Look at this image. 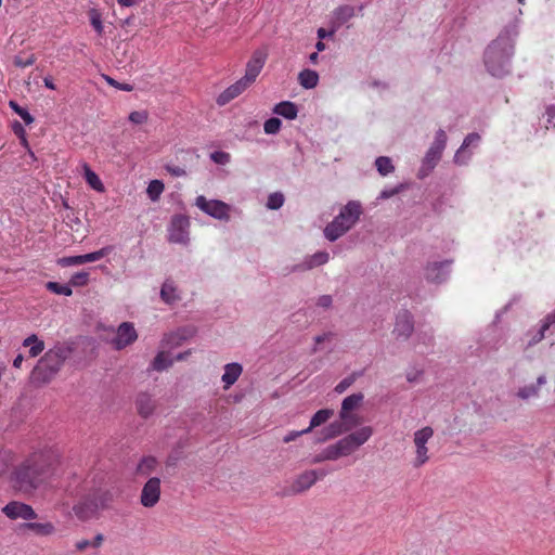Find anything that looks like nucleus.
Masks as SVG:
<instances>
[{
    "label": "nucleus",
    "instance_id": "obj_11",
    "mask_svg": "<svg viewBox=\"0 0 555 555\" xmlns=\"http://www.w3.org/2000/svg\"><path fill=\"white\" fill-rule=\"evenodd\" d=\"M452 263L453 260L428 262L424 268L425 280L434 284L444 283L450 276Z\"/></svg>",
    "mask_w": 555,
    "mask_h": 555
},
{
    "label": "nucleus",
    "instance_id": "obj_6",
    "mask_svg": "<svg viewBox=\"0 0 555 555\" xmlns=\"http://www.w3.org/2000/svg\"><path fill=\"white\" fill-rule=\"evenodd\" d=\"M447 140L448 137L446 131L443 129H439L435 134L434 142L422 160V166L417 172V177L420 179L426 178L437 166L447 146Z\"/></svg>",
    "mask_w": 555,
    "mask_h": 555
},
{
    "label": "nucleus",
    "instance_id": "obj_41",
    "mask_svg": "<svg viewBox=\"0 0 555 555\" xmlns=\"http://www.w3.org/2000/svg\"><path fill=\"white\" fill-rule=\"evenodd\" d=\"M284 195L280 192H275L269 195L267 202V208L275 210L283 206Z\"/></svg>",
    "mask_w": 555,
    "mask_h": 555
},
{
    "label": "nucleus",
    "instance_id": "obj_14",
    "mask_svg": "<svg viewBox=\"0 0 555 555\" xmlns=\"http://www.w3.org/2000/svg\"><path fill=\"white\" fill-rule=\"evenodd\" d=\"M160 499V479L151 477L142 488L140 502L144 507L155 506Z\"/></svg>",
    "mask_w": 555,
    "mask_h": 555
},
{
    "label": "nucleus",
    "instance_id": "obj_29",
    "mask_svg": "<svg viewBox=\"0 0 555 555\" xmlns=\"http://www.w3.org/2000/svg\"><path fill=\"white\" fill-rule=\"evenodd\" d=\"M160 297L168 305H171L180 299L179 295L177 294L175 283L172 281L167 280L164 282L160 289Z\"/></svg>",
    "mask_w": 555,
    "mask_h": 555
},
{
    "label": "nucleus",
    "instance_id": "obj_2",
    "mask_svg": "<svg viewBox=\"0 0 555 555\" xmlns=\"http://www.w3.org/2000/svg\"><path fill=\"white\" fill-rule=\"evenodd\" d=\"M74 348L67 343H57L49 349L37 362L30 374L31 383L44 385L59 374L65 361L73 353Z\"/></svg>",
    "mask_w": 555,
    "mask_h": 555
},
{
    "label": "nucleus",
    "instance_id": "obj_37",
    "mask_svg": "<svg viewBox=\"0 0 555 555\" xmlns=\"http://www.w3.org/2000/svg\"><path fill=\"white\" fill-rule=\"evenodd\" d=\"M354 15V9L350 5L339 7L335 11L336 20L343 24L349 21Z\"/></svg>",
    "mask_w": 555,
    "mask_h": 555
},
{
    "label": "nucleus",
    "instance_id": "obj_8",
    "mask_svg": "<svg viewBox=\"0 0 555 555\" xmlns=\"http://www.w3.org/2000/svg\"><path fill=\"white\" fill-rule=\"evenodd\" d=\"M373 435L371 426H364L359 430L347 435L335 442L341 457L349 456L364 444Z\"/></svg>",
    "mask_w": 555,
    "mask_h": 555
},
{
    "label": "nucleus",
    "instance_id": "obj_64",
    "mask_svg": "<svg viewBox=\"0 0 555 555\" xmlns=\"http://www.w3.org/2000/svg\"><path fill=\"white\" fill-rule=\"evenodd\" d=\"M43 82H44V86L51 90H54L55 89V85L53 83V80L49 77H46L43 79Z\"/></svg>",
    "mask_w": 555,
    "mask_h": 555
},
{
    "label": "nucleus",
    "instance_id": "obj_34",
    "mask_svg": "<svg viewBox=\"0 0 555 555\" xmlns=\"http://www.w3.org/2000/svg\"><path fill=\"white\" fill-rule=\"evenodd\" d=\"M333 414H334L333 410H330V409L319 410V411H318V412L312 416V418H311V421H310V425H309V427L307 428V429L309 430V433H310L313 428H315V427H318V426H320V425L324 424L325 422H327V421L333 416Z\"/></svg>",
    "mask_w": 555,
    "mask_h": 555
},
{
    "label": "nucleus",
    "instance_id": "obj_62",
    "mask_svg": "<svg viewBox=\"0 0 555 555\" xmlns=\"http://www.w3.org/2000/svg\"><path fill=\"white\" fill-rule=\"evenodd\" d=\"M326 459H325V455H324V451L322 450L319 454H317L312 460H311V463L312 464H319V463H322V462H325Z\"/></svg>",
    "mask_w": 555,
    "mask_h": 555
},
{
    "label": "nucleus",
    "instance_id": "obj_27",
    "mask_svg": "<svg viewBox=\"0 0 555 555\" xmlns=\"http://www.w3.org/2000/svg\"><path fill=\"white\" fill-rule=\"evenodd\" d=\"M158 467V461L154 456H144L137 466V474L140 476H149Z\"/></svg>",
    "mask_w": 555,
    "mask_h": 555
},
{
    "label": "nucleus",
    "instance_id": "obj_42",
    "mask_svg": "<svg viewBox=\"0 0 555 555\" xmlns=\"http://www.w3.org/2000/svg\"><path fill=\"white\" fill-rule=\"evenodd\" d=\"M360 376V373H352L351 375L345 377L343 380H340L336 387H335V391L338 392V393H343L344 391H346L354 382L356 379Z\"/></svg>",
    "mask_w": 555,
    "mask_h": 555
},
{
    "label": "nucleus",
    "instance_id": "obj_46",
    "mask_svg": "<svg viewBox=\"0 0 555 555\" xmlns=\"http://www.w3.org/2000/svg\"><path fill=\"white\" fill-rule=\"evenodd\" d=\"M89 15H90L91 25L93 26L95 31L99 35H101L103 33V24H102V20H101V14L95 9H92L89 12Z\"/></svg>",
    "mask_w": 555,
    "mask_h": 555
},
{
    "label": "nucleus",
    "instance_id": "obj_38",
    "mask_svg": "<svg viewBox=\"0 0 555 555\" xmlns=\"http://www.w3.org/2000/svg\"><path fill=\"white\" fill-rule=\"evenodd\" d=\"M13 464V454L9 450H0V475L5 474Z\"/></svg>",
    "mask_w": 555,
    "mask_h": 555
},
{
    "label": "nucleus",
    "instance_id": "obj_20",
    "mask_svg": "<svg viewBox=\"0 0 555 555\" xmlns=\"http://www.w3.org/2000/svg\"><path fill=\"white\" fill-rule=\"evenodd\" d=\"M135 406L139 415L143 418H147L154 413L156 409V401L150 393L140 392L135 399Z\"/></svg>",
    "mask_w": 555,
    "mask_h": 555
},
{
    "label": "nucleus",
    "instance_id": "obj_52",
    "mask_svg": "<svg viewBox=\"0 0 555 555\" xmlns=\"http://www.w3.org/2000/svg\"><path fill=\"white\" fill-rule=\"evenodd\" d=\"M340 420L346 425V428H348V431L351 430L357 425H359V423H360L359 417L353 414H350V412H347V416L345 418H340Z\"/></svg>",
    "mask_w": 555,
    "mask_h": 555
},
{
    "label": "nucleus",
    "instance_id": "obj_50",
    "mask_svg": "<svg viewBox=\"0 0 555 555\" xmlns=\"http://www.w3.org/2000/svg\"><path fill=\"white\" fill-rule=\"evenodd\" d=\"M210 158L216 164L225 165L230 162V154L221 151L211 153Z\"/></svg>",
    "mask_w": 555,
    "mask_h": 555
},
{
    "label": "nucleus",
    "instance_id": "obj_55",
    "mask_svg": "<svg viewBox=\"0 0 555 555\" xmlns=\"http://www.w3.org/2000/svg\"><path fill=\"white\" fill-rule=\"evenodd\" d=\"M165 169L173 177H184L186 176L185 169L173 166V165H166Z\"/></svg>",
    "mask_w": 555,
    "mask_h": 555
},
{
    "label": "nucleus",
    "instance_id": "obj_26",
    "mask_svg": "<svg viewBox=\"0 0 555 555\" xmlns=\"http://www.w3.org/2000/svg\"><path fill=\"white\" fill-rule=\"evenodd\" d=\"M363 398L364 396L361 392L352 393L346 397L341 402L339 417L345 418L347 416V412H350L353 409H356L363 401Z\"/></svg>",
    "mask_w": 555,
    "mask_h": 555
},
{
    "label": "nucleus",
    "instance_id": "obj_24",
    "mask_svg": "<svg viewBox=\"0 0 555 555\" xmlns=\"http://www.w3.org/2000/svg\"><path fill=\"white\" fill-rule=\"evenodd\" d=\"M546 384V377L544 375H540L537 378V383L532 385H527L518 389L517 397L522 400H528L530 398H534L539 396L540 387Z\"/></svg>",
    "mask_w": 555,
    "mask_h": 555
},
{
    "label": "nucleus",
    "instance_id": "obj_31",
    "mask_svg": "<svg viewBox=\"0 0 555 555\" xmlns=\"http://www.w3.org/2000/svg\"><path fill=\"white\" fill-rule=\"evenodd\" d=\"M348 428H346V425L343 423V421H336L331 423L327 427L323 429V438L321 440H328L333 439L344 433H347Z\"/></svg>",
    "mask_w": 555,
    "mask_h": 555
},
{
    "label": "nucleus",
    "instance_id": "obj_56",
    "mask_svg": "<svg viewBox=\"0 0 555 555\" xmlns=\"http://www.w3.org/2000/svg\"><path fill=\"white\" fill-rule=\"evenodd\" d=\"M555 323V311L551 314H548L545 319L544 324L541 326L540 330V337L539 339H542L544 336V332L553 324Z\"/></svg>",
    "mask_w": 555,
    "mask_h": 555
},
{
    "label": "nucleus",
    "instance_id": "obj_16",
    "mask_svg": "<svg viewBox=\"0 0 555 555\" xmlns=\"http://www.w3.org/2000/svg\"><path fill=\"white\" fill-rule=\"evenodd\" d=\"M113 250L112 246H105L96 251L89 253L86 255L63 257L59 260V264L62 267L79 266L87 262H93L107 256Z\"/></svg>",
    "mask_w": 555,
    "mask_h": 555
},
{
    "label": "nucleus",
    "instance_id": "obj_39",
    "mask_svg": "<svg viewBox=\"0 0 555 555\" xmlns=\"http://www.w3.org/2000/svg\"><path fill=\"white\" fill-rule=\"evenodd\" d=\"M164 191V184L159 180H153L147 186V195L152 201L158 199Z\"/></svg>",
    "mask_w": 555,
    "mask_h": 555
},
{
    "label": "nucleus",
    "instance_id": "obj_35",
    "mask_svg": "<svg viewBox=\"0 0 555 555\" xmlns=\"http://www.w3.org/2000/svg\"><path fill=\"white\" fill-rule=\"evenodd\" d=\"M83 169L87 183L95 191L103 192L104 185L100 180L99 176L94 171H92L88 165H85Z\"/></svg>",
    "mask_w": 555,
    "mask_h": 555
},
{
    "label": "nucleus",
    "instance_id": "obj_30",
    "mask_svg": "<svg viewBox=\"0 0 555 555\" xmlns=\"http://www.w3.org/2000/svg\"><path fill=\"white\" fill-rule=\"evenodd\" d=\"M298 81L305 89H312L319 82V75L312 69H304L298 75Z\"/></svg>",
    "mask_w": 555,
    "mask_h": 555
},
{
    "label": "nucleus",
    "instance_id": "obj_40",
    "mask_svg": "<svg viewBox=\"0 0 555 555\" xmlns=\"http://www.w3.org/2000/svg\"><path fill=\"white\" fill-rule=\"evenodd\" d=\"M47 288L57 295L70 296L73 294L69 285L60 284L57 282H48Z\"/></svg>",
    "mask_w": 555,
    "mask_h": 555
},
{
    "label": "nucleus",
    "instance_id": "obj_59",
    "mask_svg": "<svg viewBox=\"0 0 555 555\" xmlns=\"http://www.w3.org/2000/svg\"><path fill=\"white\" fill-rule=\"evenodd\" d=\"M75 547H76L77 551L83 552L88 547H91V541L86 540V539L77 541L76 544H75Z\"/></svg>",
    "mask_w": 555,
    "mask_h": 555
},
{
    "label": "nucleus",
    "instance_id": "obj_1",
    "mask_svg": "<svg viewBox=\"0 0 555 555\" xmlns=\"http://www.w3.org/2000/svg\"><path fill=\"white\" fill-rule=\"evenodd\" d=\"M64 467L57 451L35 452L13 472L12 485L22 493L30 494L39 487L63 475Z\"/></svg>",
    "mask_w": 555,
    "mask_h": 555
},
{
    "label": "nucleus",
    "instance_id": "obj_15",
    "mask_svg": "<svg viewBox=\"0 0 555 555\" xmlns=\"http://www.w3.org/2000/svg\"><path fill=\"white\" fill-rule=\"evenodd\" d=\"M414 332V320L410 312L401 311L396 318L393 336L398 340H408Z\"/></svg>",
    "mask_w": 555,
    "mask_h": 555
},
{
    "label": "nucleus",
    "instance_id": "obj_47",
    "mask_svg": "<svg viewBox=\"0 0 555 555\" xmlns=\"http://www.w3.org/2000/svg\"><path fill=\"white\" fill-rule=\"evenodd\" d=\"M89 281V274L87 272H77L70 278V285L73 286H83Z\"/></svg>",
    "mask_w": 555,
    "mask_h": 555
},
{
    "label": "nucleus",
    "instance_id": "obj_36",
    "mask_svg": "<svg viewBox=\"0 0 555 555\" xmlns=\"http://www.w3.org/2000/svg\"><path fill=\"white\" fill-rule=\"evenodd\" d=\"M375 166H376L377 171L382 176H387L395 170L391 159L387 156L377 157L375 160Z\"/></svg>",
    "mask_w": 555,
    "mask_h": 555
},
{
    "label": "nucleus",
    "instance_id": "obj_19",
    "mask_svg": "<svg viewBox=\"0 0 555 555\" xmlns=\"http://www.w3.org/2000/svg\"><path fill=\"white\" fill-rule=\"evenodd\" d=\"M250 86L249 82L245 81L244 78H241L235 83L225 89L219 96L217 98V103L219 105H225L231 100L238 96L243 91H245Z\"/></svg>",
    "mask_w": 555,
    "mask_h": 555
},
{
    "label": "nucleus",
    "instance_id": "obj_21",
    "mask_svg": "<svg viewBox=\"0 0 555 555\" xmlns=\"http://www.w3.org/2000/svg\"><path fill=\"white\" fill-rule=\"evenodd\" d=\"M480 141V135L476 132L467 134L454 155V163L459 165H466L470 158V154H467L465 150L470 145H477Z\"/></svg>",
    "mask_w": 555,
    "mask_h": 555
},
{
    "label": "nucleus",
    "instance_id": "obj_32",
    "mask_svg": "<svg viewBox=\"0 0 555 555\" xmlns=\"http://www.w3.org/2000/svg\"><path fill=\"white\" fill-rule=\"evenodd\" d=\"M23 527L34 531L38 535H50L55 531L51 522H26Z\"/></svg>",
    "mask_w": 555,
    "mask_h": 555
},
{
    "label": "nucleus",
    "instance_id": "obj_45",
    "mask_svg": "<svg viewBox=\"0 0 555 555\" xmlns=\"http://www.w3.org/2000/svg\"><path fill=\"white\" fill-rule=\"evenodd\" d=\"M10 106L14 109L15 113L20 115V117L25 121V124L30 125L34 121V117L29 114L26 108L21 107L17 103L11 101Z\"/></svg>",
    "mask_w": 555,
    "mask_h": 555
},
{
    "label": "nucleus",
    "instance_id": "obj_5",
    "mask_svg": "<svg viewBox=\"0 0 555 555\" xmlns=\"http://www.w3.org/2000/svg\"><path fill=\"white\" fill-rule=\"evenodd\" d=\"M113 500L114 494L111 490L94 489L77 503L73 511L79 519L87 520L93 517L100 509L109 507Z\"/></svg>",
    "mask_w": 555,
    "mask_h": 555
},
{
    "label": "nucleus",
    "instance_id": "obj_9",
    "mask_svg": "<svg viewBox=\"0 0 555 555\" xmlns=\"http://www.w3.org/2000/svg\"><path fill=\"white\" fill-rule=\"evenodd\" d=\"M434 429L430 426H425L416 430L413 435V443L415 446V457L413 466L418 468L428 462V448L427 442L433 438Z\"/></svg>",
    "mask_w": 555,
    "mask_h": 555
},
{
    "label": "nucleus",
    "instance_id": "obj_53",
    "mask_svg": "<svg viewBox=\"0 0 555 555\" xmlns=\"http://www.w3.org/2000/svg\"><path fill=\"white\" fill-rule=\"evenodd\" d=\"M105 80L107 81L108 85H111L119 90H122V91H132L133 90V87L131 85L117 82L115 79H113L108 76H105Z\"/></svg>",
    "mask_w": 555,
    "mask_h": 555
},
{
    "label": "nucleus",
    "instance_id": "obj_18",
    "mask_svg": "<svg viewBox=\"0 0 555 555\" xmlns=\"http://www.w3.org/2000/svg\"><path fill=\"white\" fill-rule=\"evenodd\" d=\"M267 57L268 53L266 50L258 49L254 51L250 60L246 65L245 75L243 77L245 81L251 85L256 80L266 63Z\"/></svg>",
    "mask_w": 555,
    "mask_h": 555
},
{
    "label": "nucleus",
    "instance_id": "obj_48",
    "mask_svg": "<svg viewBox=\"0 0 555 555\" xmlns=\"http://www.w3.org/2000/svg\"><path fill=\"white\" fill-rule=\"evenodd\" d=\"M323 451L326 461H336L341 457L335 443L327 446Z\"/></svg>",
    "mask_w": 555,
    "mask_h": 555
},
{
    "label": "nucleus",
    "instance_id": "obj_13",
    "mask_svg": "<svg viewBox=\"0 0 555 555\" xmlns=\"http://www.w3.org/2000/svg\"><path fill=\"white\" fill-rule=\"evenodd\" d=\"M2 513L10 519L33 520L37 518V513L30 505L17 501H12L3 506Z\"/></svg>",
    "mask_w": 555,
    "mask_h": 555
},
{
    "label": "nucleus",
    "instance_id": "obj_51",
    "mask_svg": "<svg viewBox=\"0 0 555 555\" xmlns=\"http://www.w3.org/2000/svg\"><path fill=\"white\" fill-rule=\"evenodd\" d=\"M333 337H334V333H332V332H326V333H323L322 335L315 336L314 337L315 346L312 348L311 352L312 353L318 352L319 351L318 345L322 344L324 341H330Z\"/></svg>",
    "mask_w": 555,
    "mask_h": 555
},
{
    "label": "nucleus",
    "instance_id": "obj_3",
    "mask_svg": "<svg viewBox=\"0 0 555 555\" xmlns=\"http://www.w3.org/2000/svg\"><path fill=\"white\" fill-rule=\"evenodd\" d=\"M514 51L512 33L503 30L485 52V65L494 77H503L509 73L511 57Z\"/></svg>",
    "mask_w": 555,
    "mask_h": 555
},
{
    "label": "nucleus",
    "instance_id": "obj_43",
    "mask_svg": "<svg viewBox=\"0 0 555 555\" xmlns=\"http://www.w3.org/2000/svg\"><path fill=\"white\" fill-rule=\"evenodd\" d=\"M35 62H36L35 54H29L26 57L23 56L22 54H17L13 59V64L16 67H21V68H25V67L31 66Z\"/></svg>",
    "mask_w": 555,
    "mask_h": 555
},
{
    "label": "nucleus",
    "instance_id": "obj_60",
    "mask_svg": "<svg viewBox=\"0 0 555 555\" xmlns=\"http://www.w3.org/2000/svg\"><path fill=\"white\" fill-rule=\"evenodd\" d=\"M104 542V535L102 533H98L94 539L91 541V547L99 548Z\"/></svg>",
    "mask_w": 555,
    "mask_h": 555
},
{
    "label": "nucleus",
    "instance_id": "obj_54",
    "mask_svg": "<svg viewBox=\"0 0 555 555\" xmlns=\"http://www.w3.org/2000/svg\"><path fill=\"white\" fill-rule=\"evenodd\" d=\"M401 190H402V185H398L392 189H385L380 192L378 198L388 199V198L395 196L396 194H398Z\"/></svg>",
    "mask_w": 555,
    "mask_h": 555
},
{
    "label": "nucleus",
    "instance_id": "obj_61",
    "mask_svg": "<svg viewBox=\"0 0 555 555\" xmlns=\"http://www.w3.org/2000/svg\"><path fill=\"white\" fill-rule=\"evenodd\" d=\"M545 114L547 115V125L552 124L553 119L555 118V106L548 105L546 107ZM548 128V126H546Z\"/></svg>",
    "mask_w": 555,
    "mask_h": 555
},
{
    "label": "nucleus",
    "instance_id": "obj_25",
    "mask_svg": "<svg viewBox=\"0 0 555 555\" xmlns=\"http://www.w3.org/2000/svg\"><path fill=\"white\" fill-rule=\"evenodd\" d=\"M24 347H29L28 354L30 358H36L44 350V341L41 340L36 334H31L23 341Z\"/></svg>",
    "mask_w": 555,
    "mask_h": 555
},
{
    "label": "nucleus",
    "instance_id": "obj_17",
    "mask_svg": "<svg viewBox=\"0 0 555 555\" xmlns=\"http://www.w3.org/2000/svg\"><path fill=\"white\" fill-rule=\"evenodd\" d=\"M137 338L138 334L133 324L124 322L118 326L116 337L112 340V345L116 350H121L134 343Z\"/></svg>",
    "mask_w": 555,
    "mask_h": 555
},
{
    "label": "nucleus",
    "instance_id": "obj_44",
    "mask_svg": "<svg viewBox=\"0 0 555 555\" xmlns=\"http://www.w3.org/2000/svg\"><path fill=\"white\" fill-rule=\"evenodd\" d=\"M281 125L282 122L279 118L272 117L264 122L263 130L267 134H275L280 131Z\"/></svg>",
    "mask_w": 555,
    "mask_h": 555
},
{
    "label": "nucleus",
    "instance_id": "obj_63",
    "mask_svg": "<svg viewBox=\"0 0 555 555\" xmlns=\"http://www.w3.org/2000/svg\"><path fill=\"white\" fill-rule=\"evenodd\" d=\"M121 7H132L137 3V0H117Z\"/></svg>",
    "mask_w": 555,
    "mask_h": 555
},
{
    "label": "nucleus",
    "instance_id": "obj_49",
    "mask_svg": "<svg viewBox=\"0 0 555 555\" xmlns=\"http://www.w3.org/2000/svg\"><path fill=\"white\" fill-rule=\"evenodd\" d=\"M129 120L133 124L141 125L147 120V113L144 111H134L130 113Z\"/></svg>",
    "mask_w": 555,
    "mask_h": 555
},
{
    "label": "nucleus",
    "instance_id": "obj_22",
    "mask_svg": "<svg viewBox=\"0 0 555 555\" xmlns=\"http://www.w3.org/2000/svg\"><path fill=\"white\" fill-rule=\"evenodd\" d=\"M330 259V254L327 251H318L309 257H307L302 263L297 264L294 267V271L300 270H311L315 267L322 266L326 263Z\"/></svg>",
    "mask_w": 555,
    "mask_h": 555
},
{
    "label": "nucleus",
    "instance_id": "obj_23",
    "mask_svg": "<svg viewBox=\"0 0 555 555\" xmlns=\"http://www.w3.org/2000/svg\"><path fill=\"white\" fill-rule=\"evenodd\" d=\"M242 372H243V367L240 363H236V362L228 363L224 366V373L221 377V379L224 384L223 388L229 389L238 379Z\"/></svg>",
    "mask_w": 555,
    "mask_h": 555
},
{
    "label": "nucleus",
    "instance_id": "obj_4",
    "mask_svg": "<svg viewBox=\"0 0 555 555\" xmlns=\"http://www.w3.org/2000/svg\"><path fill=\"white\" fill-rule=\"evenodd\" d=\"M362 214L361 204L356 201L348 202L338 216L334 218L324 229L325 237L334 242L348 232L359 220Z\"/></svg>",
    "mask_w": 555,
    "mask_h": 555
},
{
    "label": "nucleus",
    "instance_id": "obj_33",
    "mask_svg": "<svg viewBox=\"0 0 555 555\" xmlns=\"http://www.w3.org/2000/svg\"><path fill=\"white\" fill-rule=\"evenodd\" d=\"M172 363L173 360L169 358V354L165 351H160L152 361L151 369L157 372H162L170 367Z\"/></svg>",
    "mask_w": 555,
    "mask_h": 555
},
{
    "label": "nucleus",
    "instance_id": "obj_58",
    "mask_svg": "<svg viewBox=\"0 0 555 555\" xmlns=\"http://www.w3.org/2000/svg\"><path fill=\"white\" fill-rule=\"evenodd\" d=\"M333 299L330 295H322L318 298L317 305L322 308H330L332 306Z\"/></svg>",
    "mask_w": 555,
    "mask_h": 555
},
{
    "label": "nucleus",
    "instance_id": "obj_7",
    "mask_svg": "<svg viewBox=\"0 0 555 555\" xmlns=\"http://www.w3.org/2000/svg\"><path fill=\"white\" fill-rule=\"evenodd\" d=\"M326 476L324 469H308L296 476L291 486L282 491V496L298 495L308 491L319 479Z\"/></svg>",
    "mask_w": 555,
    "mask_h": 555
},
{
    "label": "nucleus",
    "instance_id": "obj_12",
    "mask_svg": "<svg viewBox=\"0 0 555 555\" xmlns=\"http://www.w3.org/2000/svg\"><path fill=\"white\" fill-rule=\"evenodd\" d=\"M190 220L182 215H176L171 219L168 230V240L176 244H186L189 242Z\"/></svg>",
    "mask_w": 555,
    "mask_h": 555
},
{
    "label": "nucleus",
    "instance_id": "obj_10",
    "mask_svg": "<svg viewBox=\"0 0 555 555\" xmlns=\"http://www.w3.org/2000/svg\"><path fill=\"white\" fill-rule=\"evenodd\" d=\"M196 206L216 219L225 221L230 219V206L222 201L207 199L205 196L199 195L196 197Z\"/></svg>",
    "mask_w": 555,
    "mask_h": 555
},
{
    "label": "nucleus",
    "instance_id": "obj_57",
    "mask_svg": "<svg viewBox=\"0 0 555 555\" xmlns=\"http://www.w3.org/2000/svg\"><path fill=\"white\" fill-rule=\"evenodd\" d=\"M309 430L306 428V429H302V430H299V431H291L288 433L284 438H283V441L285 443H288L291 441H294L296 440L298 437H300L301 435H305V434H308Z\"/></svg>",
    "mask_w": 555,
    "mask_h": 555
},
{
    "label": "nucleus",
    "instance_id": "obj_28",
    "mask_svg": "<svg viewBox=\"0 0 555 555\" xmlns=\"http://www.w3.org/2000/svg\"><path fill=\"white\" fill-rule=\"evenodd\" d=\"M273 112L285 117L286 119H295L298 114L296 104L289 101H284L276 104Z\"/></svg>",
    "mask_w": 555,
    "mask_h": 555
}]
</instances>
